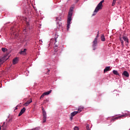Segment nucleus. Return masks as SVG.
<instances>
[{"mask_svg": "<svg viewBox=\"0 0 130 130\" xmlns=\"http://www.w3.org/2000/svg\"><path fill=\"white\" fill-rule=\"evenodd\" d=\"M83 109H84V107H79L77 112H78V113H80V112H82V110H83Z\"/></svg>", "mask_w": 130, "mask_h": 130, "instance_id": "obj_14", "label": "nucleus"}, {"mask_svg": "<svg viewBox=\"0 0 130 130\" xmlns=\"http://www.w3.org/2000/svg\"><path fill=\"white\" fill-rule=\"evenodd\" d=\"M56 21H61V16L56 17Z\"/></svg>", "mask_w": 130, "mask_h": 130, "instance_id": "obj_17", "label": "nucleus"}, {"mask_svg": "<svg viewBox=\"0 0 130 130\" xmlns=\"http://www.w3.org/2000/svg\"><path fill=\"white\" fill-rule=\"evenodd\" d=\"M47 102H48V101L46 100Z\"/></svg>", "mask_w": 130, "mask_h": 130, "instance_id": "obj_39", "label": "nucleus"}, {"mask_svg": "<svg viewBox=\"0 0 130 130\" xmlns=\"http://www.w3.org/2000/svg\"><path fill=\"white\" fill-rule=\"evenodd\" d=\"M73 117H74V116H71V117L70 118V120H73Z\"/></svg>", "mask_w": 130, "mask_h": 130, "instance_id": "obj_27", "label": "nucleus"}, {"mask_svg": "<svg viewBox=\"0 0 130 130\" xmlns=\"http://www.w3.org/2000/svg\"><path fill=\"white\" fill-rule=\"evenodd\" d=\"M111 68H110V67H107L104 70V73H105L107 72H109V71H111Z\"/></svg>", "mask_w": 130, "mask_h": 130, "instance_id": "obj_10", "label": "nucleus"}, {"mask_svg": "<svg viewBox=\"0 0 130 130\" xmlns=\"http://www.w3.org/2000/svg\"><path fill=\"white\" fill-rule=\"evenodd\" d=\"M78 113H79V112H78V111H74V112L71 113V116H73L74 117V116H75V115H76V114H78Z\"/></svg>", "mask_w": 130, "mask_h": 130, "instance_id": "obj_13", "label": "nucleus"}, {"mask_svg": "<svg viewBox=\"0 0 130 130\" xmlns=\"http://www.w3.org/2000/svg\"><path fill=\"white\" fill-rule=\"evenodd\" d=\"M127 116V114H123V115L117 116V117H115L114 120H117L118 119L123 118V117H126Z\"/></svg>", "mask_w": 130, "mask_h": 130, "instance_id": "obj_6", "label": "nucleus"}, {"mask_svg": "<svg viewBox=\"0 0 130 130\" xmlns=\"http://www.w3.org/2000/svg\"><path fill=\"white\" fill-rule=\"evenodd\" d=\"M104 2V0H103L99 3V4L95 8V9L93 12V14L92 15V16H95V15H96V14H97V13L99 12V10H102V7H103L102 4H103Z\"/></svg>", "mask_w": 130, "mask_h": 130, "instance_id": "obj_2", "label": "nucleus"}, {"mask_svg": "<svg viewBox=\"0 0 130 130\" xmlns=\"http://www.w3.org/2000/svg\"><path fill=\"white\" fill-rule=\"evenodd\" d=\"M98 37H99V35H96V37L94 39L93 42H92V49L93 50H95L96 47L97 46V44L98 43Z\"/></svg>", "mask_w": 130, "mask_h": 130, "instance_id": "obj_3", "label": "nucleus"}, {"mask_svg": "<svg viewBox=\"0 0 130 130\" xmlns=\"http://www.w3.org/2000/svg\"><path fill=\"white\" fill-rule=\"evenodd\" d=\"M43 111V123L46 122V118H47V115H46V112L42 109Z\"/></svg>", "mask_w": 130, "mask_h": 130, "instance_id": "obj_5", "label": "nucleus"}, {"mask_svg": "<svg viewBox=\"0 0 130 130\" xmlns=\"http://www.w3.org/2000/svg\"><path fill=\"white\" fill-rule=\"evenodd\" d=\"M114 6V0L113 1L112 6Z\"/></svg>", "mask_w": 130, "mask_h": 130, "instance_id": "obj_28", "label": "nucleus"}, {"mask_svg": "<svg viewBox=\"0 0 130 130\" xmlns=\"http://www.w3.org/2000/svg\"><path fill=\"white\" fill-rule=\"evenodd\" d=\"M122 74L127 77L129 76V74L127 71H124Z\"/></svg>", "mask_w": 130, "mask_h": 130, "instance_id": "obj_16", "label": "nucleus"}, {"mask_svg": "<svg viewBox=\"0 0 130 130\" xmlns=\"http://www.w3.org/2000/svg\"><path fill=\"white\" fill-rule=\"evenodd\" d=\"M57 25H58L59 26V27H60V24H59V23L57 22Z\"/></svg>", "mask_w": 130, "mask_h": 130, "instance_id": "obj_29", "label": "nucleus"}, {"mask_svg": "<svg viewBox=\"0 0 130 130\" xmlns=\"http://www.w3.org/2000/svg\"><path fill=\"white\" fill-rule=\"evenodd\" d=\"M101 39L102 41H105V37L104 36V35H101Z\"/></svg>", "mask_w": 130, "mask_h": 130, "instance_id": "obj_15", "label": "nucleus"}, {"mask_svg": "<svg viewBox=\"0 0 130 130\" xmlns=\"http://www.w3.org/2000/svg\"><path fill=\"white\" fill-rule=\"evenodd\" d=\"M17 109H18V106H17L15 107V110H17Z\"/></svg>", "mask_w": 130, "mask_h": 130, "instance_id": "obj_31", "label": "nucleus"}, {"mask_svg": "<svg viewBox=\"0 0 130 130\" xmlns=\"http://www.w3.org/2000/svg\"><path fill=\"white\" fill-rule=\"evenodd\" d=\"M55 42H57L56 39H55Z\"/></svg>", "mask_w": 130, "mask_h": 130, "instance_id": "obj_36", "label": "nucleus"}, {"mask_svg": "<svg viewBox=\"0 0 130 130\" xmlns=\"http://www.w3.org/2000/svg\"><path fill=\"white\" fill-rule=\"evenodd\" d=\"M73 12H74V7H71L68 13V17L67 20V30H69V29H70V25H71V21H72Z\"/></svg>", "mask_w": 130, "mask_h": 130, "instance_id": "obj_1", "label": "nucleus"}, {"mask_svg": "<svg viewBox=\"0 0 130 130\" xmlns=\"http://www.w3.org/2000/svg\"><path fill=\"white\" fill-rule=\"evenodd\" d=\"M77 1H79V0H77Z\"/></svg>", "mask_w": 130, "mask_h": 130, "instance_id": "obj_40", "label": "nucleus"}, {"mask_svg": "<svg viewBox=\"0 0 130 130\" xmlns=\"http://www.w3.org/2000/svg\"><path fill=\"white\" fill-rule=\"evenodd\" d=\"M54 49H57V45H55L54 47Z\"/></svg>", "mask_w": 130, "mask_h": 130, "instance_id": "obj_26", "label": "nucleus"}, {"mask_svg": "<svg viewBox=\"0 0 130 130\" xmlns=\"http://www.w3.org/2000/svg\"><path fill=\"white\" fill-rule=\"evenodd\" d=\"M114 74L115 75H119L118 72L116 71H114Z\"/></svg>", "mask_w": 130, "mask_h": 130, "instance_id": "obj_22", "label": "nucleus"}, {"mask_svg": "<svg viewBox=\"0 0 130 130\" xmlns=\"http://www.w3.org/2000/svg\"><path fill=\"white\" fill-rule=\"evenodd\" d=\"M44 96H45V94L44 93L40 96V99H43V98H44Z\"/></svg>", "mask_w": 130, "mask_h": 130, "instance_id": "obj_21", "label": "nucleus"}, {"mask_svg": "<svg viewBox=\"0 0 130 130\" xmlns=\"http://www.w3.org/2000/svg\"><path fill=\"white\" fill-rule=\"evenodd\" d=\"M114 120V118H113L112 119V120H111V121H113V122Z\"/></svg>", "mask_w": 130, "mask_h": 130, "instance_id": "obj_32", "label": "nucleus"}, {"mask_svg": "<svg viewBox=\"0 0 130 130\" xmlns=\"http://www.w3.org/2000/svg\"><path fill=\"white\" fill-rule=\"evenodd\" d=\"M113 74H114V70L113 71Z\"/></svg>", "mask_w": 130, "mask_h": 130, "instance_id": "obj_37", "label": "nucleus"}, {"mask_svg": "<svg viewBox=\"0 0 130 130\" xmlns=\"http://www.w3.org/2000/svg\"><path fill=\"white\" fill-rule=\"evenodd\" d=\"M52 91V90H51L49 91H47L46 92H44V94H45V95H49V94H50V93H51Z\"/></svg>", "mask_w": 130, "mask_h": 130, "instance_id": "obj_18", "label": "nucleus"}, {"mask_svg": "<svg viewBox=\"0 0 130 130\" xmlns=\"http://www.w3.org/2000/svg\"><path fill=\"white\" fill-rule=\"evenodd\" d=\"M26 32H27V29H24L23 30V33H24V34H25V33H26Z\"/></svg>", "mask_w": 130, "mask_h": 130, "instance_id": "obj_24", "label": "nucleus"}, {"mask_svg": "<svg viewBox=\"0 0 130 130\" xmlns=\"http://www.w3.org/2000/svg\"><path fill=\"white\" fill-rule=\"evenodd\" d=\"M26 50H27V49H24L23 50H21V51L19 52V54H25Z\"/></svg>", "mask_w": 130, "mask_h": 130, "instance_id": "obj_12", "label": "nucleus"}, {"mask_svg": "<svg viewBox=\"0 0 130 130\" xmlns=\"http://www.w3.org/2000/svg\"><path fill=\"white\" fill-rule=\"evenodd\" d=\"M55 52H56V51H57V50H55Z\"/></svg>", "mask_w": 130, "mask_h": 130, "instance_id": "obj_38", "label": "nucleus"}, {"mask_svg": "<svg viewBox=\"0 0 130 130\" xmlns=\"http://www.w3.org/2000/svg\"><path fill=\"white\" fill-rule=\"evenodd\" d=\"M122 39L125 41L126 42V45H128V44L129 43V42H128V38H127V37H126V36H123L122 37V38H120V40L121 41V46L122 47L124 46V45H123V41H122Z\"/></svg>", "mask_w": 130, "mask_h": 130, "instance_id": "obj_4", "label": "nucleus"}, {"mask_svg": "<svg viewBox=\"0 0 130 130\" xmlns=\"http://www.w3.org/2000/svg\"><path fill=\"white\" fill-rule=\"evenodd\" d=\"M26 25L28 27L29 26V24L28 23H27Z\"/></svg>", "mask_w": 130, "mask_h": 130, "instance_id": "obj_35", "label": "nucleus"}, {"mask_svg": "<svg viewBox=\"0 0 130 130\" xmlns=\"http://www.w3.org/2000/svg\"><path fill=\"white\" fill-rule=\"evenodd\" d=\"M74 130H79V127H77V126H75L74 127Z\"/></svg>", "mask_w": 130, "mask_h": 130, "instance_id": "obj_23", "label": "nucleus"}, {"mask_svg": "<svg viewBox=\"0 0 130 130\" xmlns=\"http://www.w3.org/2000/svg\"><path fill=\"white\" fill-rule=\"evenodd\" d=\"M5 122H4V123H3V127H4V125H5Z\"/></svg>", "mask_w": 130, "mask_h": 130, "instance_id": "obj_33", "label": "nucleus"}, {"mask_svg": "<svg viewBox=\"0 0 130 130\" xmlns=\"http://www.w3.org/2000/svg\"><path fill=\"white\" fill-rule=\"evenodd\" d=\"M97 35H99V31H98Z\"/></svg>", "mask_w": 130, "mask_h": 130, "instance_id": "obj_34", "label": "nucleus"}, {"mask_svg": "<svg viewBox=\"0 0 130 130\" xmlns=\"http://www.w3.org/2000/svg\"><path fill=\"white\" fill-rule=\"evenodd\" d=\"M6 60H7L6 59L5 57H3L0 58V64H2V63H3V62H5V61H6Z\"/></svg>", "mask_w": 130, "mask_h": 130, "instance_id": "obj_11", "label": "nucleus"}, {"mask_svg": "<svg viewBox=\"0 0 130 130\" xmlns=\"http://www.w3.org/2000/svg\"><path fill=\"white\" fill-rule=\"evenodd\" d=\"M26 111V108L24 107L21 110L20 113L18 114V116H21V115H22V114H23V113H24V112H25Z\"/></svg>", "mask_w": 130, "mask_h": 130, "instance_id": "obj_7", "label": "nucleus"}, {"mask_svg": "<svg viewBox=\"0 0 130 130\" xmlns=\"http://www.w3.org/2000/svg\"><path fill=\"white\" fill-rule=\"evenodd\" d=\"M49 72H50V70H48V71L47 72V73H46L47 75H49Z\"/></svg>", "mask_w": 130, "mask_h": 130, "instance_id": "obj_25", "label": "nucleus"}, {"mask_svg": "<svg viewBox=\"0 0 130 130\" xmlns=\"http://www.w3.org/2000/svg\"><path fill=\"white\" fill-rule=\"evenodd\" d=\"M86 128L87 130H90V125L89 124H87Z\"/></svg>", "mask_w": 130, "mask_h": 130, "instance_id": "obj_20", "label": "nucleus"}, {"mask_svg": "<svg viewBox=\"0 0 130 130\" xmlns=\"http://www.w3.org/2000/svg\"><path fill=\"white\" fill-rule=\"evenodd\" d=\"M18 61H19V58L18 57H16L15 58L13 59V64H16V63H18Z\"/></svg>", "mask_w": 130, "mask_h": 130, "instance_id": "obj_9", "label": "nucleus"}, {"mask_svg": "<svg viewBox=\"0 0 130 130\" xmlns=\"http://www.w3.org/2000/svg\"><path fill=\"white\" fill-rule=\"evenodd\" d=\"M2 50L3 51V52H6V51H8V49L6 48H2Z\"/></svg>", "mask_w": 130, "mask_h": 130, "instance_id": "obj_19", "label": "nucleus"}, {"mask_svg": "<svg viewBox=\"0 0 130 130\" xmlns=\"http://www.w3.org/2000/svg\"><path fill=\"white\" fill-rule=\"evenodd\" d=\"M30 103H32V99H30L29 101H27L25 104H24V106H28L30 104Z\"/></svg>", "mask_w": 130, "mask_h": 130, "instance_id": "obj_8", "label": "nucleus"}, {"mask_svg": "<svg viewBox=\"0 0 130 130\" xmlns=\"http://www.w3.org/2000/svg\"><path fill=\"white\" fill-rule=\"evenodd\" d=\"M2 130H7V129H6V127H3Z\"/></svg>", "mask_w": 130, "mask_h": 130, "instance_id": "obj_30", "label": "nucleus"}]
</instances>
